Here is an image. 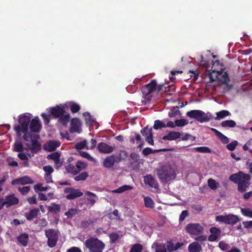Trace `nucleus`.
I'll list each match as a JSON object with an SVG mask.
<instances>
[{
  "mask_svg": "<svg viewBox=\"0 0 252 252\" xmlns=\"http://www.w3.org/2000/svg\"><path fill=\"white\" fill-rule=\"evenodd\" d=\"M132 189V187L129 185H124L118 188L117 189L113 190L114 193H121L125 191L130 190Z\"/></svg>",
  "mask_w": 252,
  "mask_h": 252,
  "instance_id": "nucleus-33",
  "label": "nucleus"
},
{
  "mask_svg": "<svg viewBox=\"0 0 252 252\" xmlns=\"http://www.w3.org/2000/svg\"><path fill=\"white\" fill-rule=\"evenodd\" d=\"M65 112L64 108L60 106L51 107L50 109L51 114L55 118H60Z\"/></svg>",
  "mask_w": 252,
  "mask_h": 252,
  "instance_id": "nucleus-18",
  "label": "nucleus"
},
{
  "mask_svg": "<svg viewBox=\"0 0 252 252\" xmlns=\"http://www.w3.org/2000/svg\"><path fill=\"white\" fill-rule=\"evenodd\" d=\"M181 136V133L178 131H171L168 134L163 136L162 139L164 140H175L179 138Z\"/></svg>",
  "mask_w": 252,
  "mask_h": 252,
  "instance_id": "nucleus-19",
  "label": "nucleus"
},
{
  "mask_svg": "<svg viewBox=\"0 0 252 252\" xmlns=\"http://www.w3.org/2000/svg\"><path fill=\"white\" fill-rule=\"evenodd\" d=\"M83 116L85 118V120L87 124L92 125L94 122V120L92 118V116L90 113L86 112L83 114Z\"/></svg>",
  "mask_w": 252,
  "mask_h": 252,
  "instance_id": "nucleus-42",
  "label": "nucleus"
},
{
  "mask_svg": "<svg viewBox=\"0 0 252 252\" xmlns=\"http://www.w3.org/2000/svg\"><path fill=\"white\" fill-rule=\"evenodd\" d=\"M217 117L216 119L219 120L220 119H222L227 116L230 115V113L229 111L227 110H221L218 113H217Z\"/></svg>",
  "mask_w": 252,
  "mask_h": 252,
  "instance_id": "nucleus-41",
  "label": "nucleus"
},
{
  "mask_svg": "<svg viewBox=\"0 0 252 252\" xmlns=\"http://www.w3.org/2000/svg\"><path fill=\"white\" fill-rule=\"evenodd\" d=\"M65 169L68 173H70L74 175H76L78 174V171H77V167L76 164H69L65 167Z\"/></svg>",
  "mask_w": 252,
  "mask_h": 252,
  "instance_id": "nucleus-32",
  "label": "nucleus"
},
{
  "mask_svg": "<svg viewBox=\"0 0 252 252\" xmlns=\"http://www.w3.org/2000/svg\"><path fill=\"white\" fill-rule=\"evenodd\" d=\"M208 76L211 82L218 81L222 84H227L229 81L228 74L226 72L223 73L222 71L212 70V72L208 73Z\"/></svg>",
  "mask_w": 252,
  "mask_h": 252,
  "instance_id": "nucleus-7",
  "label": "nucleus"
},
{
  "mask_svg": "<svg viewBox=\"0 0 252 252\" xmlns=\"http://www.w3.org/2000/svg\"><path fill=\"white\" fill-rule=\"evenodd\" d=\"M187 116L190 118L196 119L200 123L209 122L213 118L211 113L209 112L206 113L200 110H193L189 111L187 113Z\"/></svg>",
  "mask_w": 252,
  "mask_h": 252,
  "instance_id": "nucleus-5",
  "label": "nucleus"
},
{
  "mask_svg": "<svg viewBox=\"0 0 252 252\" xmlns=\"http://www.w3.org/2000/svg\"><path fill=\"white\" fill-rule=\"evenodd\" d=\"M242 213L246 217L252 218V209L250 208H242Z\"/></svg>",
  "mask_w": 252,
  "mask_h": 252,
  "instance_id": "nucleus-47",
  "label": "nucleus"
},
{
  "mask_svg": "<svg viewBox=\"0 0 252 252\" xmlns=\"http://www.w3.org/2000/svg\"><path fill=\"white\" fill-rule=\"evenodd\" d=\"M98 151L101 153L109 154L114 150V147L103 142L99 143L97 146Z\"/></svg>",
  "mask_w": 252,
  "mask_h": 252,
  "instance_id": "nucleus-17",
  "label": "nucleus"
},
{
  "mask_svg": "<svg viewBox=\"0 0 252 252\" xmlns=\"http://www.w3.org/2000/svg\"><path fill=\"white\" fill-rule=\"evenodd\" d=\"M157 81L155 80H152L151 82L144 86L141 89L143 95L145 98L150 100L151 97V94L156 90Z\"/></svg>",
  "mask_w": 252,
  "mask_h": 252,
  "instance_id": "nucleus-9",
  "label": "nucleus"
},
{
  "mask_svg": "<svg viewBox=\"0 0 252 252\" xmlns=\"http://www.w3.org/2000/svg\"><path fill=\"white\" fill-rule=\"evenodd\" d=\"M19 203V199L14 194L7 196L5 201L0 205H17Z\"/></svg>",
  "mask_w": 252,
  "mask_h": 252,
  "instance_id": "nucleus-20",
  "label": "nucleus"
},
{
  "mask_svg": "<svg viewBox=\"0 0 252 252\" xmlns=\"http://www.w3.org/2000/svg\"><path fill=\"white\" fill-rule=\"evenodd\" d=\"M43 170L45 172V175L48 174L50 176V174L54 171V169L50 165H46L43 167Z\"/></svg>",
  "mask_w": 252,
  "mask_h": 252,
  "instance_id": "nucleus-57",
  "label": "nucleus"
},
{
  "mask_svg": "<svg viewBox=\"0 0 252 252\" xmlns=\"http://www.w3.org/2000/svg\"><path fill=\"white\" fill-rule=\"evenodd\" d=\"M24 148L21 142H16L14 144V151L16 152H21L23 151Z\"/></svg>",
  "mask_w": 252,
  "mask_h": 252,
  "instance_id": "nucleus-45",
  "label": "nucleus"
},
{
  "mask_svg": "<svg viewBox=\"0 0 252 252\" xmlns=\"http://www.w3.org/2000/svg\"><path fill=\"white\" fill-rule=\"evenodd\" d=\"M28 238V235L23 233L18 237L17 240L22 246L25 247L27 245Z\"/></svg>",
  "mask_w": 252,
  "mask_h": 252,
  "instance_id": "nucleus-30",
  "label": "nucleus"
},
{
  "mask_svg": "<svg viewBox=\"0 0 252 252\" xmlns=\"http://www.w3.org/2000/svg\"><path fill=\"white\" fill-rule=\"evenodd\" d=\"M140 132L143 136L146 137L148 136V134L150 133V128L148 129V126H146L141 130Z\"/></svg>",
  "mask_w": 252,
  "mask_h": 252,
  "instance_id": "nucleus-63",
  "label": "nucleus"
},
{
  "mask_svg": "<svg viewBox=\"0 0 252 252\" xmlns=\"http://www.w3.org/2000/svg\"><path fill=\"white\" fill-rule=\"evenodd\" d=\"M40 136L36 134L32 133H25L23 139L27 142H31V144L27 143L26 145L32 153H36L41 149V144L38 140Z\"/></svg>",
  "mask_w": 252,
  "mask_h": 252,
  "instance_id": "nucleus-3",
  "label": "nucleus"
},
{
  "mask_svg": "<svg viewBox=\"0 0 252 252\" xmlns=\"http://www.w3.org/2000/svg\"><path fill=\"white\" fill-rule=\"evenodd\" d=\"M187 232L191 235H199L204 231L203 227L199 223H190L186 227Z\"/></svg>",
  "mask_w": 252,
  "mask_h": 252,
  "instance_id": "nucleus-11",
  "label": "nucleus"
},
{
  "mask_svg": "<svg viewBox=\"0 0 252 252\" xmlns=\"http://www.w3.org/2000/svg\"><path fill=\"white\" fill-rule=\"evenodd\" d=\"M153 128L155 130L166 127V125L161 121L157 120L155 121Z\"/></svg>",
  "mask_w": 252,
  "mask_h": 252,
  "instance_id": "nucleus-35",
  "label": "nucleus"
},
{
  "mask_svg": "<svg viewBox=\"0 0 252 252\" xmlns=\"http://www.w3.org/2000/svg\"><path fill=\"white\" fill-rule=\"evenodd\" d=\"M236 125L235 122L232 120L224 121L221 124V126L223 127H234Z\"/></svg>",
  "mask_w": 252,
  "mask_h": 252,
  "instance_id": "nucleus-34",
  "label": "nucleus"
},
{
  "mask_svg": "<svg viewBox=\"0 0 252 252\" xmlns=\"http://www.w3.org/2000/svg\"><path fill=\"white\" fill-rule=\"evenodd\" d=\"M70 109L72 113H75L78 112L80 109V106L79 104L76 103H73L70 106Z\"/></svg>",
  "mask_w": 252,
  "mask_h": 252,
  "instance_id": "nucleus-49",
  "label": "nucleus"
},
{
  "mask_svg": "<svg viewBox=\"0 0 252 252\" xmlns=\"http://www.w3.org/2000/svg\"><path fill=\"white\" fill-rule=\"evenodd\" d=\"M196 152L202 153H210L211 152V149L207 147H198L195 148Z\"/></svg>",
  "mask_w": 252,
  "mask_h": 252,
  "instance_id": "nucleus-46",
  "label": "nucleus"
},
{
  "mask_svg": "<svg viewBox=\"0 0 252 252\" xmlns=\"http://www.w3.org/2000/svg\"><path fill=\"white\" fill-rule=\"evenodd\" d=\"M152 249H154L156 252H166L165 245L162 243H154L152 246Z\"/></svg>",
  "mask_w": 252,
  "mask_h": 252,
  "instance_id": "nucleus-28",
  "label": "nucleus"
},
{
  "mask_svg": "<svg viewBox=\"0 0 252 252\" xmlns=\"http://www.w3.org/2000/svg\"><path fill=\"white\" fill-rule=\"evenodd\" d=\"M201 250V246L197 242L191 243L189 246V252H200Z\"/></svg>",
  "mask_w": 252,
  "mask_h": 252,
  "instance_id": "nucleus-29",
  "label": "nucleus"
},
{
  "mask_svg": "<svg viewBox=\"0 0 252 252\" xmlns=\"http://www.w3.org/2000/svg\"><path fill=\"white\" fill-rule=\"evenodd\" d=\"M216 221L223 223L226 224L234 225L241 219L237 215L228 214L226 215H219L216 217Z\"/></svg>",
  "mask_w": 252,
  "mask_h": 252,
  "instance_id": "nucleus-8",
  "label": "nucleus"
},
{
  "mask_svg": "<svg viewBox=\"0 0 252 252\" xmlns=\"http://www.w3.org/2000/svg\"><path fill=\"white\" fill-rule=\"evenodd\" d=\"M45 235L48 238V245L51 247L56 246L58 240L57 231L53 229H49L45 231Z\"/></svg>",
  "mask_w": 252,
  "mask_h": 252,
  "instance_id": "nucleus-10",
  "label": "nucleus"
},
{
  "mask_svg": "<svg viewBox=\"0 0 252 252\" xmlns=\"http://www.w3.org/2000/svg\"><path fill=\"white\" fill-rule=\"evenodd\" d=\"M170 150H171V149H161L154 151L151 148L147 147L143 149V150L142 151V154L145 156H147L151 154L155 153V152H167Z\"/></svg>",
  "mask_w": 252,
  "mask_h": 252,
  "instance_id": "nucleus-27",
  "label": "nucleus"
},
{
  "mask_svg": "<svg viewBox=\"0 0 252 252\" xmlns=\"http://www.w3.org/2000/svg\"><path fill=\"white\" fill-rule=\"evenodd\" d=\"M37 223L39 224V226L41 227V228H42L43 227L47 226L48 224V222L45 219H39L37 220Z\"/></svg>",
  "mask_w": 252,
  "mask_h": 252,
  "instance_id": "nucleus-62",
  "label": "nucleus"
},
{
  "mask_svg": "<svg viewBox=\"0 0 252 252\" xmlns=\"http://www.w3.org/2000/svg\"><path fill=\"white\" fill-rule=\"evenodd\" d=\"M142 249V246L141 245L136 244L133 245L129 252H141Z\"/></svg>",
  "mask_w": 252,
  "mask_h": 252,
  "instance_id": "nucleus-55",
  "label": "nucleus"
},
{
  "mask_svg": "<svg viewBox=\"0 0 252 252\" xmlns=\"http://www.w3.org/2000/svg\"><path fill=\"white\" fill-rule=\"evenodd\" d=\"M85 246L90 252H102L105 244L97 238H90L86 240Z\"/></svg>",
  "mask_w": 252,
  "mask_h": 252,
  "instance_id": "nucleus-6",
  "label": "nucleus"
},
{
  "mask_svg": "<svg viewBox=\"0 0 252 252\" xmlns=\"http://www.w3.org/2000/svg\"><path fill=\"white\" fill-rule=\"evenodd\" d=\"M156 173L158 179L162 183H166L173 180L176 177L175 169L170 165H164L157 169Z\"/></svg>",
  "mask_w": 252,
  "mask_h": 252,
  "instance_id": "nucleus-2",
  "label": "nucleus"
},
{
  "mask_svg": "<svg viewBox=\"0 0 252 252\" xmlns=\"http://www.w3.org/2000/svg\"><path fill=\"white\" fill-rule=\"evenodd\" d=\"M116 163H119L121 161L125 160L127 157V154L126 151L122 150L117 155H113Z\"/></svg>",
  "mask_w": 252,
  "mask_h": 252,
  "instance_id": "nucleus-24",
  "label": "nucleus"
},
{
  "mask_svg": "<svg viewBox=\"0 0 252 252\" xmlns=\"http://www.w3.org/2000/svg\"><path fill=\"white\" fill-rule=\"evenodd\" d=\"M76 165L77 171H78V173H79L81 171L86 168L87 164L85 162L79 160L76 162Z\"/></svg>",
  "mask_w": 252,
  "mask_h": 252,
  "instance_id": "nucleus-37",
  "label": "nucleus"
},
{
  "mask_svg": "<svg viewBox=\"0 0 252 252\" xmlns=\"http://www.w3.org/2000/svg\"><path fill=\"white\" fill-rule=\"evenodd\" d=\"M96 144V140L92 139L90 141L87 143L86 148L87 149H93L95 147Z\"/></svg>",
  "mask_w": 252,
  "mask_h": 252,
  "instance_id": "nucleus-54",
  "label": "nucleus"
},
{
  "mask_svg": "<svg viewBox=\"0 0 252 252\" xmlns=\"http://www.w3.org/2000/svg\"><path fill=\"white\" fill-rule=\"evenodd\" d=\"M64 192L68 193L66 196L67 199H73L83 195V193L79 189H76L72 188H66L64 189Z\"/></svg>",
  "mask_w": 252,
  "mask_h": 252,
  "instance_id": "nucleus-12",
  "label": "nucleus"
},
{
  "mask_svg": "<svg viewBox=\"0 0 252 252\" xmlns=\"http://www.w3.org/2000/svg\"><path fill=\"white\" fill-rule=\"evenodd\" d=\"M115 163H116L115 161V158L113 155L107 157L103 160V165L104 167L107 168H110L112 167Z\"/></svg>",
  "mask_w": 252,
  "mask_h": 252,
  "instance_id": "nucleus-22",
  "label": "nucleus"
},
{
  "mask_svg": "<svg viewBox=\"0 0 252 252\" xmlns=\"http://www.w3.org/2000/svg\"><path fill=\"white\" fill-rule=\"evenodd\" d=\"M86 194L88 195L87 199L89 203H90L92 205H94L98 199L97 196L94 193L92 192L87 191L86 193Z\"/></svg>",
  "mask_w": 252,
  "mask_h": 252,
  "instance_id": "nucleus-31",
  "label": "nucleus"
},
{
  "mask_svg": "<svg viewBox=\"0 0 252 252\" xmlns=\"http://www.w3.org/2000/svg\"><path fill=\"white\" fill-rule=\"evenodd\" d=\"M135 139L136 140L137 143L138 144L137 147L139 149H141L144 145V141L142 140L139 134L135 133Z\"/></svg>",
  "mask_w": 252,
  "mask_h": 252,
  "instance_id": "nucleus-43",
  "label": "nucleus"
},
{
  "mask_svg": "<svg viewBox=\"0 0 252 252\" xmlns=\"http://www.w3.org/2000/svg\"><path fill=\"white\" fill-rule=\"evenodd\" d=\"M61 145V142L59 141L50 140L48 143L47 150L49 152L54 151Z\"/></svg>",
  "mask_w": 252,
  "mask_h": 252,
  "instance_id": "nucleus-25",
  "label": "nucleus"
},
{
  "mask_svg": "<svg viewBox=\"0 0 252 252\" xmlns=\"http://www.w3.org/2000/svg\"><path fill=\"white\" fill-rule=\"evenodd\" d=\"M32 180L28 176H24L22 177L19 178L12 180L11 184L12 185H26L28 184H32Z\"/></svg>",
  "mask_w": 252,
  "mask_h": 252,
  "instance_id": "nucleus-15",
  "label": "nucleus"
},
{
  "mask_svg": "<svg viewBox=\"0 0 252 252\" xmlns=\"http://www.w3.org/2000/svg\"><path fill=\"white\" fill-rule=\"evenodd\" d=\"M89 176L87 172H83L80 173L78 175L74 177V180L76 181H84Z\"/></svg>",
  "mask_w": 252,
  "mask_h": 252,
  "instance_id": "nucleus-38",
  "label": "nucleus"
},
{
  "mask_svg": "<svg viewBox=\"0 0 252 252\" xmlns=\"http://www.w3.org/2000/svg\"><path fill=\"white\" fill-rule=\"evenodd\" d=\"M210 232L211 235L208 237L209 241H215L219 239L221 235V231L220 228L216 227H213L210 228Z\"/></svg>",
  "mask_w": 252,
  "mask_h": 252,
  "instance_id": "nucleus-14",
  "label": "nucleus"
},
{
  "mask_svg": "<svg viewBox=\"0 0 252 252\" xmlns=\"http://www.w3.org/2000/svg\"><path fill=\"white\" fill-rule=\"evenodd\" d=\"M180 113V111L179 110V107L178 106L173 107L170 111L168 113V116L170 118H173L176 116Z\"/></svg>",
  "mask_w": 252,
  "mask_h": 252,
  "instance_id": "nucleus-40",
  "label": "nucleus"
},
{
  "mask_svg": "<svg viewBox=\"0 0 252 252\" xmlns=\"http://www.w3.org/2000/svg\"><path fill=\"white\" fill-rule=\"evenodd\" d=\"M29 126L32 132H38L41 128V125L38 118H35L30 121Z\"/></svg>",
  "mask_w": 252,
  "mask_h": 252,
  "instance_id": "nucleus-16",
  "label": "nucleus"
},
{
  "mask_svg": "<svg viewBox=\"0 0 252 252\" xmlns=\"http://www.w3.org/2000/svg\"><path fill=\"white\" fill-rule=\"evenodd\" d=\"M109 236L110 241L113 243H115L120 238V235L117 233H112Z\"/></svg>",
  "mask_w": 252,
  "mask_h": 252,
  "instance_id": "nucleus-53",
  "label": "nucleus"
},
{
  "mask_svg": "<svg viewBox=\"0 0 252 252\" xmlns=\"http://www.w3.org/2000/svg\"><path fill=\"white\" fill-rule=\"evenodd\" d=\"M229 180L238 184V189L241 192H245L251 184L250 182L251 176L242 171L231 175L229 177Z\"/></svg>",
  "mask_w": 252,
  "mask_h": 252,
  "instance_id": "nucleus-1",
  "label": "nucleus"
},
{
  "mask_svg": "<svg viewBox=\"0 0 252 252\" xmlns=\"http://www.w3.org/2000/svg\"><path fill=\"white\" fill-rule=\"evenodd\" d=\"M165 246L166 251L167 250L169 252L175 251V244L173 242H168L166 246Z\"/></svg>",
  "mask_w": 252,
  "mask_h": 252,
  "instance_id": "nucleus-61",
  "label": "nucleus"
},
{
  "mask_svg": "<svg viewBox=\"0 0 252 252\" xmlns=\"http://www.w3.org/2000/svg\"><path fill=\"white\" fill-rule=\"evenodd\" d=\"M145 183L149 185L152 188L158 189V184L155 179L151 175H147L144 177Z\"/></svg>",
  "mask_w": 252,
  "mask_h": 252,
  "instance_id": "nucleus-21",
  "label": "nucleus"
},
{
  "mask_svg": "<svg viewBox=\"0 0 252 252\" xmlns=\"http://www.w3.org/2000/svg\"><path fill=\"white\" fill-rule=\"evenodd\" d=\"M175 123L176 124V126L178 127H182L188 125L189 121L187 119H181L175 120Z\"/></svg>",
  "mask_w": 252,
  "mask_h": 252,
  "instance_id": "nucleus-44",
  "label": "nucleus"
},
{
  "mask_svg": "<svg viewBox=\"0 0 252 252\" xmlns=\"http://www.w3.org/2000/svg\"><path fill=\"white\" fill-rule=\"evenodd\" d=\"M145 140L150 145H154V140L152 128H150V133L148 134V136L145 137Z\"/></svg>",
  "mask_w": 252,
  "mask_h": 252,
  "instance_id": "nucleus-50",
  "label": "nucleus"
},
{
  "mask_svg": "<svg viewBox=\"0 0 252 252\" xmlns=\"http://www.w3.org/2000/svg\"><path fill=\"white\" fill-rule=\"evenodd\" d=\"M211 130L215 133V135L220 139L222 144H226L229 142L228 138L217 129L214 128H211Z\"/></svg>",
  "mask_w": 252,
  "mask_h": 252,
  "instance_id": "nucleus-23",
  "label": "nucleus"
},
{
  "mask_svg": "<svg viewBox=\"0 0 252 252\" xmlns=\"http://www.w3.org/2000/svg\"><path fill=\"white\" fill-rule=\"evenodd\" d=\"M70 115L69 114L63 115L59 118V122L63 125H66L70 120Z\"/></svg>",
  "mask_w": 252,
  "mask_h": 252,
  "instance_id": "nucleus-36",
  "label": "nucleus"
},
{
  "mask_svg": "<svg viewBox=\"0 0 252 252\" xmlns=\"http://www.w3.org/2000/svg\"><path fill=\"white\" fill-rule=\"evenodd\" d=\"M40 214L39 209L38 208H34L31 210L29 212L25 214V216L27 220H31L34 218L37 217Z\"/></svg>",
  "mask_w": 252,
  "mask_h": 252,
  "instance_id": "nucleus-26",
  "label": "nucleus"
},
{
  "mask_svg": "<svg viewBox=\"0 0 252 252\" xmlns=\"http://www.w3.org/2000/svg\"><path fill=\"white\" fill-rule=\"evenodd\" d=\"M242 223L246 228L249 229L252 228V220L243 221Z\"/></svg>",
  "mask_w": 252,
  "mask_h": 252,
  "instance_id": "nucleus-64",
  "label": "nucleus"
},
{
  "mask_svg": "<svg viewBox=\"0 0 252 252\" xmlns=\"http://www.w3.org/2000/svg\"><path fill=\"white\" fill-rule=\"evenodd\" d=\"M60 154L58 152H54L47 156L48 159H53L54 161L59 159L60 158Z\"/></svg>",
  "mask_w": 252,
  "mask_h": 252,
  "instance_id": "nucleus-48",
  "label": "nucleus"
},
{
  "mask_svg": "<svg viewBox=\"0 0 252 252\" xmlns=\"http://www.w3.org/2000/svg\"><path fill=\"white\" fill-rule=\"evenodd\" d=\"M238 145V142L236 140L233 141L232 142H231L229 144H228L226 145V148L231 151H234Z\"/></svg>",
  "mask_w": 252,
  "mask_h": 252,
  "instance_id": "nucleus-51",
  "label": "nucleus"
},
{
  "mask_svg": "<svg viewBox=\"0 0 252 252\" xmlns=\"http://www.w3.org/2000/svg\"><path fill=\"white\" fill-rule=\"evenodd\" d=\"M81 123L80 120L77 118L72 119L70 123L69 132L71 133L74 132L80 133L81 131Z\"/></svg>",
  "mask_w": 252,
  "mask_h": 252,
  "instance_id": "nucleus-13",
  "label": "nucleus"
},
{
  "mask_svg": "<svg viewBox=\"0 0 252 252\" xmlns=\"http://www.w3.org/2000/svg\"><path fill=\"white\" fill-rule=\"evenodd\" d=\"M87 142L86 140H84L82 142L78 143L76 145V148L77 150H82L85 148L86 147Z\"/></svg>",
  "mask_w": 252,
  "mask_h": 252,
  "instance_id": "nucleus-60",
  "label": "nucleus"
},
{
  "mask_svg": "<svg viewBox=\"0 0 252 252\" xmlns=\"http://www.w3.org/2000/svg\"><path fill=\"white\" fill-rule=\"evenodd\" d=\"M31 121L30 116L26 114H22L19 116V123L20 125H15L14 129L18 136L21 135V132L25 133H31L28 132V126Z\"/></svg>",
  "mask_w": 252,
  "mask_h": 252,
  "instance_id": "nucleus-4",
  "label": "nucleus"
},
{
  "mask_svg": "<svg viewBox=\"0 0 252 252\" xmlns=\"http://www.w3.org/2000/svg\"><path fill=\"white\" fill-rule=\"evenodd\" d=\"M48 189V187H42L41 184H38L34 186V189L35 192L38 191H46Z\"/></svg>",
  "mask_w": 252,
  "mask_h": 252,
  "instance_id": "nucleus-59",
  "label": "nucleus"
},
{
  "mask_svg": "<svg viewBox=\"0 0 252 252\" xmlns=\"http://www.w3.org/2000/svg\"><path fill=\"white\" fill-rule=\"evenodd\" d=\"M219 247L222 251H226L229 248L228 244H226L223 241H221L219 242Z\"/></svg>",
  "mask_w": 252,
  "mask_h": 252,
  "instance_id": "nucleus-58",
  "label": "nucleus"
},
{
  "mask_svg": "<svg viewBox=\"0 0 252 252\" xmlns=\"http://www.w3.org/2000/svg\"><path fill=\"white\" fill-rule=\"evenodd\" d=\"M78 212V210L76 209H69L67 212L65 213V215L68 218H71L75 215Z\"/></svg>",
  "mask_w": 252,
  "mask_h": 252,
  "instance_id": "nucleus-56",
  "label": "nucleus"
},
{
  "mask_svg": "<svg viewBox=\"0 0 252 252\" xmlns=\"http://www.w3.org/2000/svg\"><path fill=\"white\" fill-rule=\"evenodd\" d=\"M208 184L210 189L213 190H216L218 188L219 186V183L214 179L211 178L208 180Z\"/></svg>",
  "mask_w": 252,
  "mask_h": 252,
  "instance_id": "nucleus-39",
  "label": "nucleus"
},
{
  "mask_svg": "<svg viewBox=\"0 0 252 252\" xmlns=\"http://www.w3.org/2000/svg\"><path fill=\"white\" fill-rule=\"evenodd\" d=\"M30 187L29 186H25L23 188L19 187L18 188V191L22 194V195H26L30 190Z\"/></svg>",
  "mask_w": 252,
  "mask_h": 252,
  "instance_id": "nucleus-52",
  "label": "nucleus"
}]
</instances>
